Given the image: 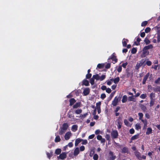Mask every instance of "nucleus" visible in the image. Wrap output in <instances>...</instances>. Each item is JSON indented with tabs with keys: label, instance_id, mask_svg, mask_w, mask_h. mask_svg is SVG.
Here are the masks:
<instances>
[{
	"label": "nucleus",
	"instance_id": "1",
	"mask_svg": "<svg viewBox=\"0 0 160 160\" xmlns=\"http://www.w3.org/2000/svg\"><path fill=\"white\" fill-rule=\"evenodd\" d=\"M111 135L112 138H117L118 135L117 131L116 130L112 131L111 132Z\"/></svg>",
	"mask_w": 160,
	"mask_h": 160
},
{
	"label": "nucleus",
	"instance_id": "2",
	"mask_svg": "<svg viewBox=\"0 0 160 160\" xmlns=\"http://www.w3.org/2000/svg\"><path fill=\"white\" fill-rule=\"evenodd\" d=\"M112 59L113 61L114 62L113 63H116L118 61V59L116 58V57L115 56L114 53H113L111 56V57H110L108 59V62H109V60L110 59Z\"/></svg>",
	"mask_w": 160,
	"mask_h": 160
},
{
	"label": "nucleus",
	"instance_id": "3",
	"mask_svg": "<svg viewBox=\"0 0 160 160\" xmlns=\"http://www.w3.org/2000/svg\"><path fill=\"white\" fill-rule=\"evenodd\" d=\"M67 157V153L66 152H62L60 154L59 156L57 157L58 159H60L61 160H63Z\"/></svg>",
	"mask_w": 160,
	"mask_h": 160
},
{
	"label": "nucleus",
	"instance_id": "4",
	"mask_svg": "<svg viewBox=\"0 0 160 160\" xmlns=\"http://www.w3.org/2000/svg\"><path fill=\"white\" fill-rule=\"evenodd\" d=\"M119 97H115L114 100L112 102V104L114 106H116L118 102Z\"/></svg>",
	"mask_w": 160,
	"mask_h": 160
},
{
	"label": "nucleus",
	"instance_id": "5",
	"mask_svg": "<svg viewBox=\"0 0 160 160\" xmlns=\"http://www.w3.org/2000/svg\"><path fill=\"white\" fill-rule=\"evenodd\" d=\"M109 155L110 156V158L111 160H114L116 158V156L114 155L113 152L110 151L109 152Z\"/></svg>",
	"mask_w": 160,
	"mask_h": 160
},
{
	"label": "nucleus",
	"instance_id": "6",
	"mask_svg": "<svg viewBox=\"0 0 160 160\" xmlns=\"http://www.w3.org/2000/svg\"><path fill=\"white\" fill-rule=\"evenodd\" d=\"M71 133L70 132H67L65 134L64 138L66 140H68L71 136Z\"/></svg>",
	"mask_w": 160,
	"mask_h": 160
},
{
	"label": "nucleus",
	"instance_id": "7",
	"mask_svg": "<svg viewBox=\"0 0 160 160\" xmlns=\"http://www.w3.org/2000/svg\"><path fill=\"white\" fill-rule=\"evenodd\" d=\"M149 75V72H148L144 76L142 82V83L143 84H145L146 83V80L148 79Z\"/></svg>",
	"mask_w": 160,
	"mask_h": 160
},
{
	"label": "nucleus",
	"instance_id": "8",
	"mask_svg": "<svg viewBox=\"0 0 160 160\" xmlns=\"http://www.w3.org/2000/svg\"><path fill=\"white\" fill-rule=\"evenodd\" d=\"M134 155L139 160H141V154L138 151H136L134 152Z\"/></svg>",
	"mask_w": 160,
	"mask_h": 160
},
{
	"label": "nucleus",
	"instance_id": "9",
	"mask_svg": "<svg viewBox=\"0 0 160 160\" xmlns=\"http://www.w3.org/2000/svg\"><path fill=\"white\" fill-rule=\"evenodd\" d=\"M89 89L88 88H85L83 90V94L84 96H87L89 93Z\"/></svg>",
	"mask_w": 160,
	"mask_h": 160
},
{
	"label": "nucleus",
	"instance_id": "10",
	"mask_svg": "<svg viewBox=\"0 0 160 160\" xmlns=\"http://www.w3.org/2000/svg\"><path fill=\"white\" fill-rule=\"evenodd\" d=\"M120 80V78L119 77H117L115 79L112 78L110 79V81H113L115 84H117L118 83Z\"/></svg>",
	"mask_w": 160,
	"mask_h": 160
},
{
	"label": "nucleus",
	"instance_id": "11",
	"mask_svg": "<svg viewBox=\"0 0 160 160\" xmlns=\"http://www.w3.org/2000/svg\"><path fill=\"white\" fill-rule=\"evenodd\" d=\"M69 105L72 106L76 102V100L74 98H71L69 100Z\"/></svg>",
	"mask_w": 160,
	"mask_h": 160
},
{
	"label": "nucleus",
	"instance_id": "12",
	"mask_svg": "<svg viewBox=\"0 0 160 160\" xmlns=\"http://www.w3.org/2000/svg\"><path fill=\"white\" fill-rule=\"evenodd\" d=\"M142 51L143 52L142 56H143V57H145L146 55L149 54V52L148 50L144 49V48H143Z\"/></svg>",
	"mask_w": 160,
	"mask_h": 160
},
{
	"label": "nucleus",
	"instance_id": "13",
	"mask_svg": "<svg viewBox=\"0 0 160 160\" xmlns=\"http://www.w3.org/2000/svg\"><path fill=\"white\" fill-rule=\"evenodd\" d=\"M152 129L151 128H148L147 129V131L146 132V135H149L152 133Z\"/></svg>",
	"mask_w": 160,
	"mask_h": 160
},
{
	"label": "nucleus",
	"instance_id": "14",
	"mask_svg": "<svg viewBox=\"0 0 160 160\" xmlns=\"http://www.w3.org/2000/svg\"><path fill=\"white\" fill-rule=\"evenodd\" d=\"M79 153V148L77 147L75 148L74 150L73 155L75 156H77Z\"/></svg>",
	"mask_w": 160,
	"mask_h": 160
},
{
	"label": "nucleus",
	"instance_id": "15",
	"mask_svg": "<svg viewBox=\"0 0 160 160\" xmlns=\"http://www.w3.org/2000/svg\"><path fill=\"white\" fill-rule=\"evenodd\" d=\"M116 121L117 122V124H122V118L120 116L118 117V118L117 120Z\"/></svg>",
	"mask_w": 160,
	"mask_h": 160
},
{
	"label": "nucleus",
	"instance_id": "16",
	"mask_svg": "<svg viewBox=\"0 0 160 160\" xmlns=\"http://www.w3.org/2000/svg\"><path fill=\"white\" fill-rule=\"evenodd\" d=\"M78 126L77 125H73L72 127V130L73 132H75L77 130Z\"/></svg>",
	"mask_w": 160,
	"mask_h": 160
},
{
	"label": "nucleus",
	"instance_id": "17",
	"mask_svg": "<svg viewBox=\"0 0 160 160\" xmlns=\"http://www.w3.org/2000/svg\"><path fill=\"white\" fill-rule=\"evenodd\" d=\"M82 85L85 86H88L89 85V82L87 80L84 79L82 82Z\"/></svg>",
	"mask_w": 160,
	"mask_h": 160
},
{
	"label": "nucleus",
	"instance_id": "18",
	"mask_svg": "<svg viewBox=\"0 0 160 160\" xmlns=\"http://www.w3.org/2000/svg\"><path fill=\"white\" fill-rule=\"evenodd\" d=\"M127 42H128V39L123 38L122 41V45L123 47H125L127 45Z\"/></svg>",
	"mask_w": 160,
	"mask_h": 160
},
{
	"label": "nucleus",
	"instance_id": "19",
	"mask_svg": "<svg viewBox=\"0 0 160 160\" xmlns=\"http://www.w3.org/2000/svg\"><path fill=\"white\" fill-rule=\"evenodd\" d=\"M139 106L143 112H145L147 110L146 107L142 104H139Z\"/></svg>",
	"mask_w": 160,
	"mask_h": 160
},
{
	"label": "nucleus",
	"instance_id": "20",
	"mask_svg": "<svg viewBox=\"0 0 160 160\" xmlns=\"http://www.w3.org/2000/svg\"><path fill=\"white\" fill-rule=\"evenodd\" d=\"M80 104L81 102H77L73 105V108H77L80 107Z\"/></svg>",
	"mask_w": 160,
	"mask_h": 160
},
{
	"label": "nucleus",
	"instance_id": "21",
	"mask_svg": "<svg viewBox=\"0 0 160 160\" xmlns=\"http://www.w3.org/2000/svg\"><path fill=\"white\" fill-rule=\"evenodd\" d=\"M128 148L126 147H123L122 149V152L123 153H128Z\"/></svg>",
	"mask_w": 160,
	"mask_h": 160
},
{
	"label": "nucleus",
	"instance_id": "22",
	"mask_svg": "<svg viewBox=\"0 0 160 160\" xmlns=\"http://www.w3.org/2000/svg\"><path fill=\"white\" fill-rule=\"evenodd\" d=\"M139 135L137 134L132 136L131 138V141L134 140L138 139L139 138Z\"/></svg>",
	"mask_w": 160,
	"mask_h": 160
},
{
	"label": "nucleus",
	"instance_id": "23",
	"mask_svg": "<svg viewBox=\"0 0 160 160\" xmlns=\"http://www.w3.org/2000/svg\"><path fill=\"white\" fill-rule=\"evenodd\" d=\"M68 125L67 123H64L63 124L62 127V129L64 130H66L68 128Z\"/></svg>",
	"mask_w": 160,
	"mask_h": 160
},
{
	"label": "nucleus",
	"instance_id": "24",
	"mask_svg": "<svg viewBox=\"0 0 160 160\" xmlns=\"http://www.w3.org/2000/svg\"><path fill=\"white\" fill-rule=\"evenodd\" d=\"M144 49L148 50L150 49H152L153 48V46L152 44H149L148 46H146L144 47Z\"/></svg>",
	"mask_w": 160,
	"mask_h": 160
},
{
	"label": "nucleus",
	"instance_id": "25",
	"mask_svg": "<svg viewBox=\"0 0 160 160\" xmlns=\"http://www.w3.org/2000/svg\"><path fill=\"white\" fill-rule=\"evenodd\" d=\"M82 139H81L79 138L75 140V146H77L78 145V144L82 141Z\"/></svg>",
	"mask_w": 160,
	"mask_h": 160
},
{
	"label": "nucleus",
	"instance_id": "26",
	"mask_svg": "<svg viewBox=\"0 0 160 160\" xmlns=\"http://www.w3.org/2000/svg\"><path fill=\"white\" fill-rule=\"evenodd\" d=\"M127 96L126 95L123 96L122 100V103H125L127 101Z\"/></svg>",
	"mask_w": 160,
	"mask_h": 160
},
{
	"label": "nucleus",
	"instance_id": "27",
	"mask_svg": "<svg viewBox=\"0 0 160 160\" xmlns=\"http://www.w3.org/2000/svg\"><path fill=\"white\" fill-rule=\"evenodd\" d=\"M61 141V138L58 135L56 136L54 141L56 142H58Z\"/></svg>",
	"mask_w": 160,
	"mask_h": 160
},
{
	"label": "nucleus",
	"instance_id": "28",
	"mask_svg": "<svg viewBox=\"0 0 160 160\" xmlns=\"http://www.w3.org/2000/svg\"><path fill=\"white\" fill-rule=\"evenodd\" d=\"M82 110L81 109H78L75 111V113L77 114H79L80 113H81L82 112Z\"/></svg>",
	"mask_w": 160,
	"mask_h": 160
},
{
	"label": "nucleus",
	"instance_id": "29",
	"mask_svg": "<svg viewBox=\"0 0 160 160\" xmlns=\"http://www.w3.org/2000/svg\"><path fill=\"white\" fill-rule=\"evenodd\" d=\"M144 42L146 44H148L150 43V41L149 40L147 37L145 38Z\"/></svg>",
	"mask_w": 160,
	"mask_h": 160
},
{
	"label": "nucleus",
	"instance_id": "30",
	"mask_svg": "<svg viewBox=\"0 0 160 160\" xmlns=\"http://www.w3.org/2000/svg\"><path fill=\"white\" fill-rule=\"evenodd\" d=\"M92 77L94 79H96V80H99V76L98 74H96V75H93L92 76Z\"/></svg>",
	"mask_w": 160,
	"mask_h": 160
},
{
	"label": "nucleus",
	"instance_id": "31",
	"mask_svg": "<svg viewBox=\"0 0 160 160\" xmlns=\"http://www.w3.org/2000/svg\"><path fill=\"white\" fill-rule=\"evenodd\" d=\"M61 152V149L58 148L55 151V153L57 155L59 154Z\"/></svg>",
	"mask_w": 160,
	"mask_h": 160
},
{
	"label": "nucleus",
	"instance_id": "32",
	"mask_svg": "<svg viewBox=\"0 0 160 160\" xmlns=\"http://www.w3.org/2000/svg\"><path fill=\"white\" fill-rule=\"evenodd\" d=\"M70 111H69L68 113V117L69 118H73L74 117V115L72 113H70Z\"/></svg>",
	"mask_w": 160,
	"mask_h": 160
},
{
	"label": "nucleus",
	"instance_id": "33",
	"mask_svg": "<svg viewBox=\"0 0 160 160\" xmlns=\"http://www.w3.org/2000/svg\"><path fill=\"white\" fill-rule=\"evenodd\" d=\"M137 51V50L136 48H133L131 50V53L132 54H134L136 53Z\"/></svg>",
	"mask_w": 160,
	"mask_h": 160
},
{
	"label": "nucleus",
	"instance_id": "34",
	"mask_svg": "<svg viewBox=\"0 0 160 160\" xmlns=\"http://www.w3.org/2000/svg\"><path fill=\"white\" fill-rule=\"evenodd\" d=\"M90 82L92 85H93L94 84V79L92 77L90 79Z\"/></svg>",
	"mask_w": 160,
	"mask_h": 160
},
{
	"label": "nucleus",
	"instance_id": "35",
	"mask_svg": "<svg viewBox=\"0 0 160 160\" xmlns=\"http://www.w3.org/2000/svg\"><path fill=\"white\" fill-rule=\"evenodd\" d=\"M135 128L136 129L138 130V129H141V127L139 124H136L135 125Z\"/></svg>",
	"mask_w": 160,
	"mask_h": 160
},
{
	"label": "nucleus",
	"instance_id": "36",
	"mask_svg": "<svg viewBox=\"0 0 160 160\" xmlns=\"http://www.w3.org/2000/svg\"><path fill=\"white\" fill-rule=\"evenodd\" d=\"M104 65L103 64L99 63L97 65V67L101 69L104 67Z\"/></svg>",
	"mask_w": 160,
	"mask_h": 160
},
{
	"label": "nucleus",
	"instance_id": "37",
	"mask_svg": "<svg viewBox=\"0 0 160 160\" xmlns=\"http://www.w3.org/2000/svg\"><path fill=\"white\" fill-rule=\"evenodd\" d=\"M98 156L97 154H95L93 156V159L94 160H98Z\"/></svg>",
	"mask_w": 160,
	"mask_h": 160
},
{
	"label": "nucleus",
	"instance_id": "38",
	"mask_svg": "<svg viewBox=\"0 0 160 160\" xmlns=\"http://www.w3.org/2000/svg\"><path fill=\"white\" fill-rule=\"evenodd\" d=\"M138 115L139 116V119L140 120L142 119L143 116V114L142 113L139 112L138 113Z\"/></svg>",
	"mask_w": 160,
	"mask_h": 160
},
{
	"label": "nucleus",
	"instance_id": "39",
	"mask_svg": "<svg viewBox=\"0 0 160 160\" xmlns=\"http://www.w3.org/2000/svg\"><path fill=\"white\" fill-rule=\"evenodd\" d=\"M148 22L147 21H144L142 23L141 25L142 27H144L146 26Z\"/></svg>",
	"mask_w": 160,
	"mask_h": 160
},
{
	"label": "nucleus",
	"instance_id": "40",
	"mask_svg": "<svg viewBox=\"0 0 160 160\" xmlns=\"http://www.w3.org/2000/svg\"><path fill=\"white\" fill-rule=\"evenodd\" d=\"M151 31V28L149 27H147L145 29V32L147 33Z\"/></svg>",
	"mask_w": 160,
	"mask_h": 160
},
{
	"label": "nucleus",
	"instance_id": "41",
	"mask_svg": "<svg viewBox=\"0 0 160 160\" xmlns=\"http://www.w3.org/2000/svg\"><path fill=\"white\" fill-rule=\"evenodd\" d=\"M92 76L91 73H88L86 76V78L87 79H89L91 78Z\"/></svg>",
	"mask_w": 160,
	"mask_h": 160
},
{
	"label": "nucleus",
	"instance_id": "42",
	"mask_svg": "<svg viewBox=\"0 0 160 160\" xmlns=\"http://www.w3.org/2000/svg\"><path fill=\"white\" fill-rule=\"evenodd\" d=\"M128 99L129 101H134V98H133V96L129 97Z\"/></svg>",
	"mask_w": 160,
	"mask_h": 160
},
{
	"label": "nucleus",
	"instance_id": "43",
	"mask_svg": "<svg viewBox=\"0 0 160 160\" xmlns=\"http://www.w3.org/2000/svg\"><path fill=\"white\" fill-rule=\"evenodd\" d=\"M106 78V76L105 75H102L101 77H99V80L100 81H102L104 79H105V78Z\"/></svg>",
	"mask_w": 160,
	"mask_h": 160
},
{
	"label": "nucleus",
	"instance_id": "44",
	"mask_svg": "<svg viewBox=\"0 0 160 160\" xmlns=\"http://www.w3.org/2000/svg\"><path fill=\"white\" fill-rule=\"evenodd\" d=\"M106 97V95L105 93H102L101 94L100 98L102 99H104Z\"/></svg>",
	"mask_w": 160,
	"mask_h": 160
},
{
	"label": "nucleus",
	"instance_id": "45",
	"mask_svg": "<svg viewBox=\"0 0 160 160\" xmlns=\"http://www.w3.org/2000/svg\"><path fill=\"white\" fill-rule=\"evenodd\" d=\"M82 144L83 145H86L88 143V141L87 140L85 139L83 140L82 139Z\"/></svg>",
	"mask_w": 160,
	"mask_h": 160
},
{
	"label": "nucleus",
	"instance_id": "46",
	"mask_svg": "<svg viewBox=\"0 0 160 160\" xmlns=\"http://www.w3.org/2000/svg\"><path fill=\"white\" fill-rule=\"evenodd\" d=\"M147 97L146 94H142L140 96V97L142 99H145Z\"/></svg>",
	"mask_w": 160,
	"mask_h": 160
},
{
	"label": "nucleus",
	"instance_id": "47",
	"mask_svg": "<svg viewBox=\"0 0 160 160\" xmlns=\"http://www.w3.org/2000/svg\"><path fill=\"white\" fill-rule=\"evenodd\" d=\"M124 122L126 126H128L129 122L127 119H125L124 120Z\"/></svg>",
	"mask_w": 160,
	"mask_h": 160
},
{
	"label": "nucleus",
	"instance_id": "48",
	"mask_svg": "<svg viewBox=\"0 0 160 160\" xmlns=\"http://www.w3.org/2000/svg\"><path fill=\"white\" fill-rule=\"evenodd\" d=\"M155 83L157 84L160 83V78H158L157 80L155 81Z\"/></svg>",
	"mask_w": 160,
	"mask_h": 160
},
{
	"label": "nucleus",
	"instance_id": "49",
	"mask_svg": "<svg viewBox=\"0 0 160 160\" xmlns=\"http://www.w3.org/2000/svg\"><path fill=\"white\" fill-rule=\"evenodd\" d=\"M154 102L153 99H151L150 102V107L152 106L154 104Z\"/></svg>",
	"mask_w": 160,
	"mask_h": 160
},
{
	"label": "nucleus",
	"instance_id": "50",
	"mask_svg": "<svg viewBox=\"0 0 160 160\" xmlns=\"http://www.w3.org/2000/svg\"><path fill=\"white\" fill-rule=\"evenodd\" d=\"M111 67V64L110 63H108L105 66V68L107 69H109Z\"/></svg>",
	"mask_w": 160,
	"mask_h": 160
},
{
	"label": "nucleus",
	"instance_id": "51",
	"mask_svg": "<svg viewBox=\"0 0 160 160\" xmlns=\"http://www.w3.org/2000/svg\"><path fill=\"white\" fill-rule=\"evenodd\" d=\"M64 130L62 128L61 130H59V134L61 135L64 132Z\"/></svg>",
	"mask_w": 160,
	"mask_h": 160
},
{
	"label": "nucleus",
	"instance_id": "52",
	"mask_svg": "<svg viewBox=\"0 0 160 160\" xmlns=\"http://www.w3.org/2000/svg\"><path fill=\"white\" fill-rule=\"evenodd\" d=\"M135 132V130L133 128H131L129 130V133L131 134H133Z\"/></svg>",
	"mask_w": 160,
	"mask_h": 160
},
{
	"label": "nucleus",
	"instance_id": "53",
	"mask_svg": "<svg viewBox=\"0 0 160 160\" xmlns=\"http://www.w3.org/2000/svg\"><path fill=\"white\" fill-rule=\"evenodd\" d=\"M122 66H119L118 69H117V70L118 72H120L122 71Z\"/></svg>",
	"mask_w": 160,
	"mask_h": 160
},
{
	"label": "nucleus",
	"instance_id": "54",
	"mask_svg": "<svg viewBox=\"0 0 160 160\" xmlns=\"http://www.w3.org/2000/svg\"><path fill=\"white\" fill-rule=\"evenodd\" d=\"M114 142L115 144V146L121 148V146L119 143L116 142L114 141Z\"/></svg>",
	"mask_w": 160,
	"mask_h": 160
},
{
	"label": "nucleus",
	"instance_id": "55",
	"mask_svg": "<svg viewBox=\"0 0 160 160\" xmlns=\"http://www.w3.org/2000/svg\"><path fill=\"white\" fill-rule=\"evenodd\" d=\"M146 64L148 66H150L152 64V62L150 61H148L146 62Z\"/></svg>",
	"mask_w": 160,
	"mask_h": 160
},
{
	"label": "nucleus",
	"instance_id": "56",
	"mask_svg": "<svg viewBox=\"0 0 160 160\" xmlns=\"http://www.w3.org/2000/svg\"><path fill=\"white\" fill-rule=\"evenodd\" d=\"M131 75V73L129 71H127L126 76L127 78H129Z\"/></svg>",
	"mask_w": 160,
	"mask_h": 160
},
{
	"label": "nucleus",
	"instance_id": "57",
	"mask_svg": "<svg viewBox=\"0 0 160 160\" xmlns=\"http://www.w3.org/2000/svg\"><path fill=\"white\" fill-rule=\"evenodd\" d=\"M47 155L48 157L50 159L52 155V154L50 153L49 152L47 153Z\"/></svg>",
	"mask_w": 160,
	"mask_h": 160
},
{
	"label": "nucleus",
	"instance_id": "58",
	"mask_svg": "<svg viewBox=\"0 0 160 160\" xmlns=\"http://www.w3.org/2000/svg\"><path fill=\"white\" fill-rule=\"evenodd\" d=\"M128 63L127 62H126L125 63H123L122 65V67L124 68H126V66L127 65Z\"/></svg>",
	"mask_w": 160,
	"mask_h": 160
},
{
	"label": "nucleus",
	"instance_id": "59",
	"mask_svg": "<svg viewBox=\"0 0 160 160\" xmlns=\"http://www.w3.org/2000/svg\"><path fill=\"white\" fill-rule=\"evenodd\" d=\"M85 150V147L83 146H82L80 147V150L81 151H83Z\"/></svg>",
	"mask_w": 160,
	"mask_h": 160
},
{
	"label": "nucleus",
	"instance_id": "60",
	"mask_svg": "<svg viewBox=\"0 0 160 160\" xmlns=\"http://www.w3.org/2000/svg\"><path fill=\"white\" fill-rule=\"evenodd\" d=\"M95 136V135L94 134H92L88 136V139H92Z\"/></svg>",
	"mask_w": 160,
	"mask_h": 160
},
{
	"label": "nucleus",
	"instance_id": "61",
	"mask_svg": "<svg viewBox=\"0 0 160 160\" xmlns=\"http://www.w3.org/2000/svg\"><path fill=\"white\" fill-rule=\"evenodd\" d=\"M157 38H160V29L157 31Z\"/></svg>",
	"mask_w": 160,
	"mask_h": 160
},
{
	"label": "nucleus",
	"instance_id": "62",
	"mask_svg": "<svg viewBox=\"0 0 160 160\" xmlns=\"http://www.w3.org/2000/svg\"><path fill=\"white\" fill-rule=\"evenodd\" d=\"M106 91V92L108 93H109L111 92V89L109 88H107Z\"/></svg>",
	"mask_w": 160,
	"mask_h": 160
},
{
	"label": "nucleus",
	"instance_id": "63",
	"mask_svg": "<svg viewBox=\"0 0 160 160\" xmlns=\"http://www.w3.org/2000/svg\"><path fill=\"white\" fill-rule=\"evenodd\" d=\"M141 120V121L144 124H147V121L146 119L145 120L142 119Z\"/></svg>",
	"mask_w": 160,
	"mask_h": 160
},
{
	"label": "nucleus",
	"instance_id": "64",
	"mask_svg": "<svg viewBox=\"0 0 160 160\" xmlns=\"http://www.w3.org/2000/svg\"><path fill=\"white\" fill-rule=\"evenodd\" d=\"M141 120V121L144 124H147V121L146 119L145 120L142 119Z\"/></svg>",
	"mask_w": 160,
	"mask_h": 160
}]
</instances>
